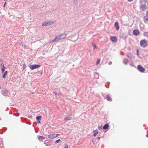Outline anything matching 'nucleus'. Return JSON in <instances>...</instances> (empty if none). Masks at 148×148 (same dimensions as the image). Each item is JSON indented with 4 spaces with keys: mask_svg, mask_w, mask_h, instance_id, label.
Masks as SVG:
<instances>
[{
    "mask_svg": "<svg viewBox=\"0 0 148 148\" xmlns=\"http://www.w3.org/2000/svg\"><path fill=\"white\" fill-rule=\"evenodd\" d=\"M140 44L141 47H145L147 45V41L145 40H142L140 41Z\"/></svg>",
    "mask_w": 148,
    "mask_h": 148,
    "instance_id": "nucleus-1",
    "label": "nucleus"
},
{
    "mask_svg": "<svg viewBox=\"0 0 148 148\" xmlns=\"http://www.w3.org/2000/svg\"><path fill=\"white\" fill-rule=\"evenodd\" d=\"M29 67L31 70H34L37 68H39L40 67V66L39 65H29Z\"/></svg>",
    "mask_w": 148,
    "mask_h": 148,
    "instance_id": "nucleus-2",
    "label": "nucleus"
},
{
    "mask_svg": "<svg viewBox=\"0 0 148 148\" xmlns=\"http://www.w3.org/2000/svg\"><path fill=\"white\" fill-rule=\"evenodd\" d=\"M54 23V22L53 21H46L45 22H44L42 24V26H46L47 25H51L53 24Z\"/></svg>",
    "mask_w": 148,
    "mask_h": 148,
    "instance_id": "nucleus-3",
    "label": "nucleus"
},
{
    "mask_svg": "<svg viewBox=\"0 0 148 148\" xmlns=\"http://www.w3.org/2000/svg\"><path fill=\"white\" fill-rule=\"evenodd\" d=\"M60 40H61V39L60 38V35H58L56 36L54 39L52 40L51 42H53L56 41H58Z\"/></svg>",
    "mask_w": 148,
    "mask_h": 148,
    "instance_id": "nucleus-4",
    "label": "nucleus"
},
{
    "mask_svg": "<svg viewBox=\"0 0 148 148\" xmlns=\"http://www.w3.org/2000/svg\"><path fill=\"white\" fill-rule=\"evenodd\" d=\"M148 8L147 6L145 4H142L141 5L140 9L142 11H144Z\"/></svg>",
    "mask_w": 148,
    "mask_h": 148,
    "instance_id": "nucleus-5",
    "label": "nucleus"
},
{
    "mask_svg": "<svg viewBox=\"0 0 148 148\" xmlns=\"http://www.w3.org/2000/svg\"><path fill=\"white\" fill-rule=\"evenodd\" d=\"M137 68L139 71L142 72H144L145 71V69L142 67L140 65H139L138 66Z\"/></svg>",
    "mask_w": 148,
    "mask_h": 148,
    "instance_id": "nucleus-6",
    "label": "nucleus"
},
{
    "mask_svg": "<svg viewBox=\"0 0 148 148\" xmlns=\"http://www.w3.org/2000/svg\"><path fill=\"white\" fill-rule=\"evenodd\" d=\"M59 35H60L61 40L64 39L66 38L67 36V35L65 33Z\"/></svg>",
    "mask_w": 148,
    "mask_h": 148,
    "instance_id": "nucleus-7",
    "label": "nucleus"
},
{
    "mask_svg": "<svg viewBox=\"0 0 148 148\" xmlns=\"http://www.w3.org/2000/svg\"><path fill=\"white\" fill-rule=\"evenodd\" d=\"M110 39L112 42H116L117 40L116 37L114 36H111Z\"/></svg>",
    "mask_w": 148,
    "mask_h": 148,
    "instance_id": "nucleus-8",
    "label": "nucleus"
},
{
    "mask_svg": "<svg viewBox=\"0 0 148 148\" xmlns=\"http://www.w3.org/2000/svg\"><path fill=\"white\" fill-rule=\"evenodd\" d=\"M8 91L6 90H4L2 91V94L5 96H6L7 95Z\"/></svg>",
    "mask_w": 148,
    "mask_h": 148,
    "instance_id": "nucleus-9",
    "label": "nucleus"
},
{
    "mask_svg": "<svg viewBox=\"0 0 148 148\" xmlns=\"http://www.w3.org/2000/svg\"><path fill=\"white\" fill-rule=\"evenodd\" d=\"M139 32L138 30H134L133 31V34L134 35H137L139 34Z\"/></svg>",
    "mask_w": 148,
    "mask_h": 148,
    "instance_id": "nucleus-10",
    "label": "nucleus"
},
{
    "mask_svg": "<svg viewBox=\"0 0 148 148\" xmlns=\"http://www.w3.org/2000/svg\"><path fill=\"white\" fill-rule=\"evenodd\" d=\"M114 27L116 28V29L118 30L119 29V27L118 25V22H116L115 23L114 25Z\"/></svg>",
    "mask_w": 148,
    "mask_h": 148,
    "instance_id": "nucleus-11",
    "label": "nucleus"
},
{
    "mask_svg": "<svg viewBox=\"0 0 148 148\" xmlns=\"http://www.w3.org/2000/svg\"><path fill=\"white\" fill-rule=\"evenodd\" d=\"M123 63L127 65L128 64V62L129 60L128 59L125 58L123 60Z\"/></svg>",
    "mask_w": 148,
    "mask_h": 148,
    "instance_id": "nucleus-12",
    "label": "nucleus"
},
{
    "mask_svg": "<svg viewBox=\"0 0 148 148\" xmlns=\"http://www.w3.org/2000/svg\"><path fill=\"white\" fill-rule=\"evenodd\" d=\"M109 127V125L108 123H106L105 124L103 127V130H106Z\"/></svg>",
    "mask_w": 148,
    "mask_h": 148,
    "instance_id": "nucleus-13",
    "label": "nucleus"
},
{
    "mask_svg": "<svg viewBox=\"0 0 148 148\" xmlns=\"http://www.w3.org/2000/svg\"><path fill=\"white\" fill-rule=\"evenodd\" d=\"M106 98L107 99L108 101H112V99L111 98L110 96L108 94L107 95Z\"/></svg>",
    "mask_w": 148,
    "mask_h": 148,
    "instance_id": "nucleus-14",
    "label": "nucleus"
},
{
    "mask_svg": "<svg viewBox=\"0 0 148 148\" xmlns=\"http://www.w3.org/2000/svg\"><path fill=\"white\" fill-rule=\"evenodd\" d=\"M94 133L93 136H95L98 133V130H94L93 132Z\"/></svg>",
    "mask_w": 148,
    "mask_h": 148,
    "instance_id": "nucleus-15",
    "label": "nucleus"
},
{
    "mask_svg": "<svg viewBox=\"0 0 148 148\" xmlns=\"http://www.w3.org/2000/svg\"><path fill=\"white\" fill-rule=\"evenodd\" d=\"M38 138L39 140H43L45 139V138L44 137L40 136H38Z\"/></svg>",
    "mask_w": 148,
    "mask_h": 148,
    "instance_id": "nucleus-16",
    "label": "nucleus"
},
{
    "mask_svg": "<svg viewBox=\"0 0 148 148\" xmlns=\"http://www.w3.org/2000/svg\"><path fill=\"white\" fill-rule=\"evenodd\" d=\"M44 143L45 144L46 146H48L51 145L50 142L49 141L46 142L45 141Z\"/></svg>",
    "mask_w": 148,
    "mask_h": 148,
    "instance_id": "nucleus-17",
    "label": "nucleus"
},
{
    "mask_svg": "<svg viewBox=\"0 0 148 148\" xmlns=\"http://www.w3.org/2000/svg\"><path fill=\"white\" fill-rule=\"evenodd\" d=\"M92 45L93 47V49L94 50H95V49L97 48V47L96 46V45L95 44L94 42H92Z\"/></svg>",
    "mask_w": 148,
    "mask_h": 148,
    "instance_id": "nucleus-18",
    "label": "nucleus"
},
{
    "mask_svg": "<svg viewBox=\"0 0 148 148\" xmlns=\"http://www.w3.org/2000/svg\"><path fill=\"white\" fill-rule=\"evenodd\" d=\"M7 71H6L5 72L3 73V78H4V79H5V76L7 75Z\"/></svg>",
    "mask_w": 148,
    "mask_h": 148,
    "instance_id": "nucleus-19",
    "label": "nucleus"
},
{
    "mask_svg": "<svg viewBox=\"0 0 148 148\" xmlns=\"http://www.w3.org/2000/svg\"><path fill=\"white\" fill-rule=\"evenodd\" d=\"M71 119V117H67L64 118V119L66 120H70Z\"/></svg>",
    "mask_w": 148,
    "mask_h": 148,
    "instance_id": "nucleus-20",
    "label": "nucleus"
},
{
    "mask_svg": "<svg viewBox=\"0 0 148 148\" xmlns=\"http://www.w3.org/2000/svg\"><path fill=\"white\" fill-rule=\"evenodd\" d=\"M94 76L97 79H98L99 78V75L97 73H95Z\"/></svg>",
    "mask_w": 148,
    "mask_h": 148,
    "instance_id": "nucleus-21",
    "label": "nucleus"
},
{
    "mask_svg": "<svg viewBox=\"0 0 148 148\" xmlns=\"http://www.w3.org/2000/svg\"><path fill=\"white\" fill-rule=\"evenodd\" d=\"M0 66H1V70H2V69H5V66L3 64L1 63L0 64Z\"/></svg>",
    "mask_w": 148,
    "mask_h": 148,
    "instance_id": "nucleus-22",
    "label": "nucleus"
},
{
    "mask_svg": "<svg viewBox=\"0 0 148 148\" xmlns=\"http://www.w3.org/2000/svg\"><path fill=\"white\" fill-rule=\"evenodd\" d=\"M41 118H42L41 116H38L36 118V119L37 121H39L41 120Z\"/></svg>",
    "mask_w": 148,
    "mask_h": 148,
    "instance_id": "nucleus-23",
    "label": "nucleus"
},
{
    "mask_svg": "<svg viewBox=\"0 0 148 148\" xmlns=\"http://www.w3.org/2000/svg\"><path fill=\"white\" fill-rule=\"evenodd\" d=\"M48 137L49 138L53 139V134L49 135L48 136Z\"/></svg>",
    "mask_w": 148,
    "mask_h": 148,
    "instance_id": "nucleus-24",
    "label": "nucleus"
},
{
    "mask_svg": "<svg viewBox=\"0 0 148 148\" xmlns=\"http://www.w3.org/2000/svg\"><path fill=\"white\" fill-rule=\"evenodd\" d=\"M144 21L145 23L147 22V21H148V17H144Z\"/></svg>",
    "mask_w": 148,
    "mask_h": 148,
    "instance_id": "nucleus-25",
    "label": "nucleus"
},
{
    "mask_svg": "<svg viewBox=\"0 0 148 148\" xmlns=\"http://www.w3.org/2000/svg\"><path fill=\"white\" fill-rule=\"evenodd\" d=\"M62 142V141L61 140L59 139H58V140H57L55 142V144H57V143H58L60 142Z\"/></svg>",
    "mask_w": 148,
    "mask_h": 148,
    "instance_id": "nucleus-26",
    "label": "nucleus"
},
{
    "mask_svg": "<svg viewBox=\"0 0 148 148\" xmlns=\"http://www.w3.org/2000/svg\"><path fill=\"white\" fill-rule=\"evenodd\" d=\"M100 59H98L97 61L96 64L97 65H98L99 63H100Z\"/></svg>",
    "mask_w": 148,
    "mask_h": 148,
    "instance_id": "nucleus-27",
    "label": "nucleus"
},
{
    "mask_svg": "<svg viewBox=\"0 0 148 148\" xmlns=\"http://www.w3.org/2000/svg\"><path fill=\"white\" fill-rule=\"evenodd\" d=\"M53 138H56L57 137L56 134H53Z\"/></svg>",
    "mask_w": 148,
    "mask_h": 148,
    "instance_id": "nucleus-28",
    "label": "nucleus"
},
{
    "mask_svg": "<svg viewBox=\"0 0 148 148\" xmlns=\"http://www.w3.org/2000/svg\"><path fill=\"white\" fill-rule=\"evenodd\" d=\"M102 129V126H100L99 127H98V129L99 130H101Z\"/></svg>",
    "mask_w": 148,
    "mask_h": 148,
    "instance_id": "nucleus-29",
    "label": "nucleus"
},
{
    "mask_svg": "<svg viewBox=\"0 0 148 148\" xmlns=\"http://www.w3.org/2000/svg\"><path fill=\"white\" fill-rule=\"evenodd\" d=\"M1 71L2 73H3L5 71V69H2V70H1Z\"/></svg>",
    "mask_w": 148,
    "mask_h": 148,
    "instance_id": "nucleus-30",
    "label": "nucleus"
},
{
    "mask_svg": "<svg viewBox=\"0 0 148 148\" xmlns=\"http://www.w3.org/2000/svg\"><path fill=\"white\" fill-rule=\"evenodd\" d=\"M130 65V66H132V67L134 66V65L132 63H131Z\"/></svg>",
    "mask_w": 148,
    "mask_h": 148,
    "instance_id": "nucleus-31",
    "label": "nucleus"
},
{
    "mask_svg": "<svg viewBox=\"0 0 148 148\" xmlns=\"http://www.w3.org/2000/svg\"><path fill=\"white\" fill-rule=\"evenodd\" d=\"M28 117L30 118H31V119L32 118V116L31 115H29L28 116Z\"/></svg>",
    "mask_w": 148,
    "mask_h": 148,
    "instance_id": "nucleus-32",
    "label": "nucleus"
},
{
    "mask_svg": "<svg viewBox=\"0 0 148 148\" xmlns=\"http://www.w3.org/2000/svg\"><path fill=\"white\" fill-rule=\"evenodd\" d=\"M6 2H5V3L4 4V5H3V7H5V5H6Z\"/></svg>",
    "mask_w": 148,
    "mask_h": 148,
    "instance_id": "nucleus-33",
    "label": "nucleus"
},
{
    "mask_svg": "<svg viewBox=\"0 0 148 148\" xmlns=\"http://www.w3.org/2000/svg\"><path fill=\"white\" fill-rule=\"evenodd\" d=\"M25 67H26L25 64H23V69H24L25 68Z\"/></svg>",
    "mask_w": 148,
    "mask_h": 148,
    "instance_id": "nucleus-34",
    "label": "nucleus"
},
{
    "mask_svg": "<svg viewBox=\"0 0 148 148\" xmlns=\"http://www.w3.org/2000/svg\"><path fill=\"white\" fill-rule=\"evenodd\" d=\"M112 64V62H110L109 63V65H111Z\"/></svg>",
    "mask_w": 148,
    "mask_h": 148,
    "instance_id": "nucleus-35",
    "label": "nucleus"
},
{
    "mask_svg": "<svg viewBox=\"0 0 148 148\" xmlns=\"http://www.w3.org/2000/svg\"><path fill=\"white\" fill-rule=\"evenodd\" d=\"M146 15L147 17H148V11L146 13Z\"/></svg>",
    "mask_w": 148,
    "mask_h": 148,
    "instance_id": "nucleus-36",
    "label": "nucleus"
},
{
    "mask_svg": "<svg viewBox=\"0 0 148 148\" xmlns=\"http://www.w3.org/2000/svg\"><path fill=\"white\" fill-rule=\"evenodd\" d=\"M133 0H127V1L129 2H131Z\"/></svg>",
    "mask_w": 148,
    "mask_h": 148,
    "instance_id": "nucleus-37",
    "label": "nucleus"
},
{
    "mask_svg": "<svg viewBox=\"0 0 148 148\" xmlns=\"http://www.w3.org/2000/svg\"><path fill=\"white\" fill-rule=\"evenodd\" d=\"M25 46V44H23L22 45V47H24Z\"/></svg>",
    "mask_w": 148,
    "mask_h": 148,
    "instance_id": "nucleus-38",
    "label": "nucleus"
},
{
    "mask_svg": "<svg viewBox=\"0 0 148 148\" xmlns=\"http://www.w3.org/2000/svg\"><path fill=\"white\" fill-rule=\"evenodd\" d=\"M60 135L59 134H56L57 137Z\"/></svg>",
    "mask_w": 148,
    "mask_h": 148,
    "instance_id": "nucleus-39",
    "label": "nucleus"
},
{
    "mask_svg": "<svg viewBox=\"0 0 148 148\" xmlns=\"http://www.w3.org/2000/svg\"><path fill=\"white\" fill-rule=\"evenodd\" d=\"M146 35H147L148 36V32H147L145 33Z\"/></svg>",
    "mask_w": 148,
    "mask_h": 148,
    "instance_id": "nucleus-40",
    "label": "nucleus"
},
{
    "mask_svg": "<svg viewBox=\"0 0 148 148\" xmlns=\"http://www.w3.org/2000/svg\"><path fill=\"white\" fill-rule=\"evenodd\" d=\"M100 137H99V138H97V139L98 140H99L100 139Z\"/></svg>",
    "mask_w": 148,
    "mask_h": 148,
    "instance_id": "nucleus-41",
    "label": "nucleus"
},
{
    "mask_svg": "<svg viewBox=\"0 0 148 148\" xmlns=\"http://www.w3.org/2000/svg\"><path fill=\"white\" fill-rule=\"evenodd\" d=\"M38 123H40V121H39L38 122Z\"/></svg>",
    "mask_w": 148,
    "mask_h": 148,
    "instance_id": "nucleus-42",
    "label": "nucleus"
},
{
    "mask_svg": "<svg viewBox=\"0 0 148 148\" xmlns=\"http://www.w3.org/2000/svg\"><path fill=\"white\" fill-rule=\"evenodd\" d=\"M4 1H5V2H6L7 1V0H4Z\"/></svg>",
    "mask_w": 148,
    "mask_h": 148,
    "instance_id": "nucleus-43",
    "label": "nucleus"
},
{
    "mask_svg": "<svg viewBox=\"0 0 148 148\" xmlns=\"http://www.w3.org/2000/svg\"><path fill=\"white\" fill-rule=\"evenodd\" d=\"M128 56V57L129 58V57L128 56Z\"/></svg>",
    "mask_w": 148,
    "mask_h": 148,
    "instance_id": "nucleus-44",
    "label": "nucleus"
},
{
    "mask_svg": "<svg viewBox=\"0 0 148 148\" xmlns=\"http://www.w3.org/2000/svg\"><path fill=\"white\" fill-rule=\"evenodd\" d=\"M137 52H138V50H137Z\"/></svg>",
    "mask_w": 148,
    "mask_h": 148,
    "instance_id": "nucleus-45",
    "label": "nucleus"
}]
</instances>
